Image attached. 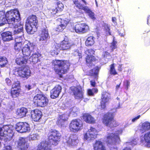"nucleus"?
I'll return each mask as SVG.
<instances>
[{
    "mask_svg": "<svg viewBox=\"0 0 150 150\" xmlns=\"http://www.w3.org/2000/svg\"><path fill=\"white\" fill-rule=\"evenodd\" d=\"M105 29L106 33H108L110 35H111V33L110 32V27L108 26V25H107L105 26Z\"/></svg>",
    "mask_w": 150,
    "mask_h": 150,
    "instance_id": "603ef678",
    "label": "nucleus"
},
{
    "mask_svg": "<svg viewBox=\"0 0 150 150\" xmlns=\"http://www.w3.org/2000/svg\"><path fill=\"white\" fill-rule=\"evenodd\" d=\"M92 138L89 135V134L88 133V131L84 135V139L85 140L91 139Z\"/></svg>",
    "mask_w": 150,
    "mask_h": 150,
    "instance_id": "8fccbe9b",
    "label": "nucleus"
},
{
    "mask_svg": "<svg viewBox=\"0 0 150 150\" xmlns=\"http://www.w3.org/2000/svg\"><path fill=\"white\" fill-rule=\"evenodd\" d=\"M86 62L87 64H90L93 62L97 60V59L93 55L87 56L86 58Z\"/></svg>",
    "mask_w": 150,
    "mask_h": 150,
    "instance_id": "c9c22d12",
    "label": "nucleus"
},
{
    "mask_svg": "<svg viewBox=\"0 0 150 150\" xmlns=\"http://www.w3.org/2000/svg\"><path fill=\"white\" fill-rule=\"evenodd\" d=\"M5 81L7 84L8 86H10L11 84V80L8 78H7L5 79Z\"/></svg>",
    "mask_w": 150,
    "mask_h": 150,
    "instance_id": "13d9d810",
    "label": "nucleus"
},
{
    "mask_svg": "<svg viewBox=\"0 0 150 150\" xmlns=\"http://www.w3.org/2000/svg\"><path fill=\"white\" fill-rule=\"evenodd\" d=\"M28 112L27 108L22 107L17 109L16 114L18 116L21 118L26 116Z\"/></svg>",
    "mask_w": 150,
    "mask_h": 150,
    "instance_id": "cd10ccee",
    "label": "nucleus"
},
{
    "mask_svg": "<svg viewBox=\"0 0 150 150\" xmlns=\"http://www.w3.org/2000/svg\"><path fill=\"white\" fill-rule=\"evenodd\" d=\"M106 142L111 145H116L120 142L118 134L117 133H108L106 137Z\"/></svg>",
    "mask_w": 150,
    "mask_h": 150,
    "instance_id": "f8f14e48",
    "label": "nucleus"
},
{
    "mask_svg": "<svg viewBox=\"0 0 150 150\" xmlns=\"http://www.w3.org/2000/svg\"><path fill=\"white\" fill-rule=\"evenodd\" d=\"M110 150H117V148L116 147H111L110 148Z\"/></svg>",
    "mask_w": 150,
    "mask_h": 150,
    "instance_id": "69168bd1",
    "label": "nucleus"
},
{
    "mask_svg": "<svg viewBox=\"0 0 150 150\" xmlns=\"http://www.w3.org/2000/svg\"><path fill=\"white\" fill-rule=\"evenodd\" d=\"M72 1L74 4V8H77L80 11H83L85 13L87 14L89 17L92 20H95L96 19L94 13L88 6H84L79 0H72Z\"/></svg>",
    "mask_w": 150,
    "mask_h": 150,
    "instance_id": "6e6552de",
    "label": "nucleus"
},
{
    "mask_svg": "<svg viewBox=\"0 0 150 150\" xmlns=\"http://www.w3.org/2000/svg\"><path fill=\"white\" fill-rule=\"evenodd\" d=\"M23 28L22 27L21 28H18L17 30V31L18 32H22L23 31Z\"/></svg>",
    "mask_w": 150,
    "mask_h": 150,
    "instance_id": "338daca9",
    "label": "nucleus"
},
{
    "mask_svg": "<svg viewBox=\"0 0 150 150\" xmlns=\"http://www.w3.org/2000/svg\"><path fill=\"white\" fill-rule=\"evenodd\" d=\"M7 62V59L5 57L0 56V67H4Z\"/></svg>",
    "mask_w": 150,
    "mask_h": 150,
    "instance_id": "e433bc0d",
    "label": "nucleus"
},
{
    "mask_svg": "<svg viewBox=\"0 0 150 150\" xmlns=\"http://www.w3.org/2000/svg\"><path fill=\"white\" fill-rule=\"evenodd\" d=\"M57 20L60 22V24L65 28L70 21V19L66 18L64 19L58 18Z\"/></svg>",
    "mask_w": 150,
    "mask_h": 150,
    "instance_id": "72a5a7b5",
    "label": "nucleus"
},
{
    "mask_svg": "<svg viewBox=\"0 0 150 150\" xmlns=\"http://www.w3.org/2000/svg\"><path fill=\"white\" fill-rule=\"evenodd\" d=\"M95 51L92 49H89L85 51V53L87 54V56L92 55L94 54Z\"/></svg>",
    "mask_w": 150,
    "mask_h": 150,
    "instance_id": "a18cd8bd",
    "label": "nucleus"
},
{
    "mask_svg": "<svg viewBox=\"0 0 150 150\" xmlns=\"http://www.w3.org/2000/svg\"><path fill=\"white\" fill-rule=\"evenodd\" d=\"M52 65L54 72L62 78V74H65L69 71L71 63L69 60L54 59L52 61Z\"/></svg>",
    "mask_w": 150,
    "mask_h": 150,
    "instance_id": "7ed1b4c3",
    "label": "nucleus"
},
{
    "mask_svg": "<svg viewBox=\"0 0 150 150\" xmlns=\"http://www.w3.org/2000/svg\"><path fill=\"white\" fill-rule=\"evenodd\" d=\"M38 20L36 15L32 14L27 18L25 29L27 32L31 34L37 31L38 28Z\"/></svg>",
    "mask_w": 150,
    "mask_h": 150,
    "instance_id": "39448f33",
    "label": "nucleus"
},
{
    "mask_svg": "<svg viewBox=\"0 0 150 150\" xmlns=\"http://www.w3.org/2000/svg\"><path fill=\"white\" fill-rule=\"evenodd\" d=\"M54 4L59 12L62 11L64 8V5L62 2L59 0H54Z\"/></svg>",
    "mask_w": 150,
    "mask_h": 150,
    "instance_id": "7c9ffc66",
    "label": "nucleus"
},
{
    "mask_svg": "<svg viewBox=\"0 0 150 150\" xmlns=\"http://www.w3.org/2000/svg\"><path fill=\"white\" fill-rule=\"evenodd\" d=\"M91 85L93 87H95L96 86V83L94 80H91L90 81Z\"/></svg>",
    "mask_w": 150,
    "mask_h": 150,
    "instance_id": "4d7b16f0",
    "label": "nucleus"
},
{
    "mask_svg": "<svg viewBox=\"0 0 150 150\" xmlns=\"http://www.w3.org/2000/svg\"><path fill=\"white\" fill-rule=\"evenodd\" d=\"M99 71V70L98 67H95L93 69L89 71L88 75L90 76H97Z\"/></svg>",
    "mask_w": 150,
    "mask_h": 150,
    "instance_id": "f704fd0d",
    "label": "nucleus"
},
{
    "mask_svg": "<svg viewBox=\"0 0 150 150\" xmlns=\"http://www.w3.org/2000/svg\"><path fill=\"white\" fill-rule=\"evenodd\" d=\"M95 38L93 36H90L87 38L85 44L87 46H91L93 45L95 43Z\"/></svg>",
    "mask_w": 150,
    "mask_h": 150,
    "instance_id": "2f4dec72",
    "label": "nucleus"
},
{
    "mask_svg": "<svg viewBox=\"0 0 150 150\" xmlns=\"http://www.w3.org/2000/svg\"><path fill=\"white\" fill-rule=\"evenodd\" d=\"M83 120L86 123L94 124L96 122V120L93 117L88 113H84L82 116Z\"/></svg>",
    "mask_w": 150,
    "mask_h": 150,
    "instance_id": "4be33fe9",
    "label": "nucleus"
},
{
    "mask_svg": "<svg viewBox=\"0 0 150 150\" xmlns=\"http://www.w3.org/2000/svg\"><path fill=\"white\" fill-rule=\"evenodd\" d=\"M121 84V82H120L119 84L116 85V90H117L120 88Z\"/></svg>",
    "mask_w": 150,
    "mask_h": 150,
    "instance_id": "774afa93",
    "label": "nucleus"
},
{
    "mask_svg": "<svg viewBox=\"0 0 150 150\" xmlns=\"http://www.w3.org/2000/svg\"><path fill=\"white\" fill-rule=\"evenodd\" d=\"M1 37L4 41H9L13 40L12 33L9 31L3 32L1 34Z\"/></svg>",
    "mask_w": 150,
    "mask_h": 150,
    "instance_id": "c85d7f7f",
    "label": "nucleus"
},
{
    "mask_svg": "<svg viewBox=\"0 0 150 150\" xmlns=\"http://www.w3.org/2000/svg\"><path fill=\"white\" fill-rule=\"evenodd\" d=\"M140 117V115H138L137 117H136L134 118H133L132 119V122H135L137 119H139V117Z\"/></svg>",
    "mask_w": 150,
    "mask_h": 150,
    "instance_id": "052dcab7",
    "label": "nucleus"
},
{
    "mask_svg": "<svg viewBox=\"0 0 150 150\" xmlns=\"http://www.w3.org/2000/svg\"><path fill=\"white\" fill-rule=\"evenodd\" d=\"M24 45L22 49L23 56L28 59L32 52H34V50L35 49L36 46L33 42L29 41H26L24 42Z\"/></svg>",
    "mask_w": 150,
    "mask_h": 150,
    "instance_id": "1a4fd4ad",
    "label": "nucleus"
},
{
    "mask_svg": "<svg viewBox=\"0 0 150 150\" xmlns=\"http://www.w3.org/2000/svg\"><path fill=\"white\" fill-rule=\"evenodd\" d=\"M130 84V82L128 80H126L124 82V86L125 89L127 90L129 87Z\"/></svg>",
    "mask_w": 150,
    "mask_h": 150,
    "instance_id": "09e8293b",
    "label": "nucleus"
},
{
    "mask_svg": "<svg viewBox=\"0 0 150 150\" xmlns=\"http://www.w3.org/2000/svg\"><path fill=\"white\" fill-rule=\"evenodd\" d=\"M88 132H97V130L96 129L92 127H91L90 129L87 131Z\"/></svg>",
    "mask_w": 150,
    "mask_h": 150,
    "instance_id": "bf43d9fd",
    "label": "nucleus"
},
{
    "mask_svg": "<svg viewBox=\"0 0 150 150\" xmlns=\"http://www.w3.org/2000/svg\"><path fill=\"white\" fill-rule=\"evenodd\" d=\"M39 40L42 41L46 40L49 36L47 30L45 29H43L39 33Z\"/></svg>",
    "mask_w": 150,
    "mask_h": 150,
    "instance_id": "bb28decb",
    "label": "nucleus"
},
{
    "mask_svg": "<svg viewBox=\"0 0 150 150\" xmlns=\"http://www.w3.org/2000/svg\"><path fill=\"white\" fill-rule=\"evenodd\" d=\"M117 42L115 40V38L114 37L112 42L111 43V45L110 47L111 48L110 52H113L114 50L117 48Z\"/></svg>",
    "mask_w": 150,
    "mask_h": 150,
    "instance_id": "58836bf2",
    "label": "nucleus"
},
{
    "mask_svg": "<svg viewBox=\"0 0 150 150\" xmlns=\"http://www.w3.org/2000/svg\"><path fill=\"white\" fill-rule=\"evenodd\" d=\"M103 123L105 126L113 127L118 125V123L114 119L113 112H108L105 114L102 119Z\"/></svg>",
    "mask_w": 150,
    "mask_h": 150,
    "instance_id": "423d86ee",
    "label": "nucleus"
},
{
    "mask_svg": "<svg viewBox=\"0 0 150 150\" xmlns=\"http://www.w3.org/2000/svg\"><path fill=\"white\" fill-rule=\"evenodd\" d=\"M72 91L75 99L81 100L83 99L84 90L81 87H74Z\"/></svg>",
    "mask_w": 150,
    "mask_h": 150,
    "instance_id": "f3484780",
    "label": "nucleus"
},
{
    "mask_svg": "<svg viewBox=\"0 0 150 150\" xmlns=\"http://www.w3.org/2000/svg\"><path fill=\"white\" fill-rule=\"evenodd\" d=\"M56 45H55V49L52 50L50 51L51 54L52 56H55L58 55L59 52V48L57 46L56 47Z\"/></svg>",
    "mask_w": 150,
    "mask_h": 150,
    "instance_id": "37998d69",
    "label": "nucleus"
},
{
    "mask_svg": "<svg viewBox=\"0 0 150 150\" xmlns=\"http://www.w3.org/2000/svg\"><path fill=\"white\" fill-rule=\"evenodd\" d=\"M62 90V87L59 85H57L51 90L50 97L52 99H55L58 97Z\"/></svg>",
    "mask_w": 150,
    "mask_h": 150,
    "instance_id": "412c9836",
    "label": "nucleus"
},
{
    "mask_svg": "<svg viewBox=\"0 0 150 150\" xmlns=\"http://www.w3.org/2000/svg\"><path fill=\"white\" fill-rule=\"evenodd\" d=\"M140 142H145L146 146L150 147V131L144 134L143 137L142 136L140 137Z\"/></svg>",
    "mask_w": 150,
    "mask_h": 150,
    "instance_id": "a878e982",
    "label": "nucleus"
},
{
    "mask_svg": "<svg viewBox=\"0 0 150 150\" xmlns=\"http://www.w3.org/2000/svg\"><path fill=\"white\" fill-rule=\"evenodd\" d=\"M88 133L89 134V135L91 137V138H94L95 136L96 135V133L97 132H88Z\"/></svg>",
    "mask_w": 150,
    "mask_h": 150,
    "instance_id": "5fc2aeb1",
    "label": "nucleus"
},
{
    "mask_svg": "<svg viewBox=\"0 0 150 150\" xmlns=\"http://www.w3.org/2000/svg\"><path fill=\"white\" fill-rule=\"evenodd\" d=\"M79 142V140L76 134H73L70 136L67 141V143L69 145L74 146L77 145Z\"/></svg>",
    "mask_w": 150,
    "mask_h": 150,
    "instance_id": "393cba45",
    "label": "nucleus"
},
{
    "mask_svg": "<svg viewBox=\"0 0 150 150\" xmlns=\"http://www.w3.org/2000/svg\"><path fill=\"white\" fill-rule=\"evenodd\" d=\"M13 131L8 125L4 126L2 128L0 127V136L6 137L8 139L13 135Z\"/></svg>",
    "mask_w": 150,
    "mask_h": 150,
    "instance_id": "4468645a",
    "label": "nucleus"
},
{
    "mask_svg": "<svg viewBox=\"0 0 150 150\" xmlns=\"http://www.w3.org/2000/svg\"><path fill=\"white\" fill-rule=\"evenodd\" d=\"M15 43L18 44H24L22 42V39L21 37H17L15 40Z\"/></svg>",
    "mask_w": 150,
    "mask_h": 150,
    "instance_id": "3c124183",
    "label": "nucleus"
},
{
    "mask_svg": "<svg viewBox=\"0 0 150 150\" xmlns=\"http://www.w3.org/2000/svg\"><path fill=\"white\" fill-rule=\"evenodd\" d=\"M122 64H119L117 70L118 71L121 72L122 71Z\"/></svg>",
    "mask_w": 150,
    "mask_h": 150,
    "instance_id": "680f3d73",
    "label": "nucleus"
},
{
    "mask_svg": "<svg viewBox=\"0 0 150 150\" xmlns=\"http://www.w3.org/2000/svg\"><path fill=\"white\" fill-rule=\"evenodd\" d=\"M16 143V146L18 150H27L29 147L27 139L25 137H20Z\"/></svg>",
    "mask_w": 150,
    "mask_h": 150,
    "instance_id": "ddd939ff",
    "label": "nucleus"
},
{
    "mask_svg": "<svg viewBox=\"0 0 150 150\" xmlns=\"http://www.w3.org/2000/svg\"><path fill=\"white\" fill-rule=\"evenodd\" d=\"M110 74L111 75H115L118 74V73L115 68V64L110 65Z\"/></svg>",
    "mask_w": 150,
    "mask_h": 150,
    "instance_id": "4c0bfd02",
    "label": "nucleus"
},
{
    "mask_svg": "<svg viewBox=\"0 0 150 150\" xmlns=\"http://www.w3.org/2000/svg\"><path fill=\"white\" fill-rule=\"evenodd\" d=\"M42 116V112L38 109H36L31 111V117L35 122L39 121L41 118Z\"/></svg>",
    "mask_w": 150,
    "mask_h": 150,
    "instance_id": "aec40b11",
    "label": "nucleus"
},
{
    "mask_svg": "<svg viewBox=\"0 0 150 150\" xmlns=\"http://www.w3.org/2000/svg\"><path fill=\"white\" fill-rule=\"evenodd\" d=\"M83 123L79 120L75 119L72 120L70 122L69 128L72 132H77L81 130L83 128Z\"/></svg>",
    "mask_w": 150,
    "mask_h": 150,
    "instance_id": "9d476101",
    "label": "nucleus"
},
{
    "mask_svg": "<svg viewBox=\"0 0 150 150\" xmlns=\"http://www.w3.org/2000/svg\"><path fill=\"white\" fill-rule=\"evenodd\" d=\"M4 18L3 22H4L6 20L8 24H12L13 26L18 28L19 25V21L21 20L20 14L18 10L17 9H13L8 11L5 14H4Z\"/></svg>",
    "mask_w": 150,
    "mask_h": 150,
    "instance_id": "20e7f679",
    "label": "nucleus"
},
{
    "mask_svg": "<svg viewBox=\"0 0 150 150\" xmlns=\"http://www.w3.org/2000/svg\"><path fill=\"white\" fill-rule=\"evenodd\" d=\"M61 134L59 131L51 129L48 134V141H42L38 146L37 150H52V147L57 145L60 141Z\"/></svg>",
    "mask_w": 150,
    "mask_h": 150,
    "instance_id": "f257e3e1",
    "label": "nucleus"
},
{
    "mask_svg": "<svg viewBox=\"0 0 150 150\" xmlns=\"http://www.w3.org/2000/svg\"><path fill=\"white\" fill-rule=\"evenodd\" d=\"M33 103L38 107L44 108L49 103V100L47 97L42 93H38L33 97Z\"/></svg>",
    "mask_w": 150,
    "mask_h": 150,
    "instance_id": "0eeeda50",
    "label": "nucleus"
},
{
    "mask_svg": "<svg viewBox=\"0 0 150 150\" xmlns=\"http://www.w3.org/2000/svg\"><path fill=\"white\" fill-rule=\"evenodd\" d=\"M21 90V89L18 88L17 89L11 88L10 93L11 96L14 98L18 97L20 93Z\"/></svg>",
    "mask_w": 150,
    "mask_h": 150,
    "instance_id": "473e14b6",
    "label": "nucleus"
},
{
    "mask_svg": "<svg viewBox=\"0 0 150 150\" xmlns=\"http://www.w3.org/2000/svg\"><path fill=\"white\" fill-rule=\"evenodd\" d=\"M102 56L104 59H111L112 57L110 53L107 51H105L103 52Z\"/></svg>",
    "mask_w": 150,
    "mask_h": 150,
    "instance_id": "a19ab883",
    "label": "nucleus"
},
{
    "mask_svg": "<svg viewBox=\"0 0 150 150\" xmlns=\"http://www.w3.org/2000/svg\"><path fill=\"white\" fill-rule=\"evenodd\" d=\"M41 56V54L38 52L33 53L29 58L30 62L33 64H36L40 62Z\"/></svg>",
    "mask_w": 150,
    "mask_h": 150,
    "instance_id": "b1692460",
    "label": "nucleus"
},
{
    "mask_svg": "<svg viewBox=\"0 0 150 150\" xmlns=\"http://www.w3.org/2000/svg\"><path fill=\"white\" fill-rule=\"evenodd\" d=\"M20 82L18 81H15L14 83L13 84L11 88L17 89H21L20 88Z\"/></svg>",
    "mask_w": 150,
    "mask_h": 150,
    "instance_id": "c03bdc74",
    "label": "nucleus"
},
{
    "mask_svg": "<svg viewBox=\"0 0 150 150\" xmlns=\"http://www.w3.org/2000/svg\"><path fill=\"white\" fill-rule=\"evenodd\" d=\"M59 12L55 7L50 9L48 11L49 14L50 15H53Z\"/></svg>",
    "mask_w": 150,
    "mask_h": 150,
    "instance_id": "79ce46f5",
    "label": "nucleus"
},
{
    "mask_svg": "<svg viewBox=\"0 0 150 150\" xmlns=\"http://www.w3.org/2000/svg\"><path fill=\"white\" fill-rule=\"evenodd\" d=\"M23 44L15 43L14 46L15 50L17 51H20L21 49Z\"/></svg>",
    "mask_w": 150,
    "mask_h": 150,
    "instance_id": "49530a36",
    "label": "nucleus"
},
{
    "mask_svg": "<svg viewBox=\"0 0 150 150\" xmlns=\"http://www.w3.org/2000/svg\"><path fill=\"white\" fill-rule=\"evenodd\" d=\"M112 22L114 24H117V19L115 17H112Z\"/></svg>",
    "mask_w": 150,
    "mask_h": 150,
    "instance_id": "e2e57ef3",
    "label": "nucleus"
},
{
    "mask_svg": "<svg viewBox=\"0 0 150 150\" xmlns=\"http://www.w3.org/2000/svg\"><path fill=\"white\" fill-rule=\"evenodd\" d=\"M74 45V44L71 42L68 37L65 36L63 40L59 44H57L56 47L57 46L61 50H67L71 49Z\"/></svg>",
    "mask_w": 150,
    "mask_h": 150,
    "instance_id": "9b49d317",
    "label": "nucleus"
},
{
    "mask_svg": "<svg viewBox=\"0 0 150 150\" xmlns=\"http://www.w3.org/2000/svg\"><path fill=\"white\" fill-rule=\"evenodd\" d=\"M73 29L78 33H85L90 30L88 26L86 23L77 24L73 27Z\"/></svg>",
    "mask_w": 150,
    "mask_h": 150,
    "instance_id": "dca6fc26",
    "label": "nucleus"
},
{
    "mask_svg": "<svg viewBox=\"0 0 150 150\" xmlns=\"http://www.w3.org/2000/svg\"><path fill=\"white\" fill-rule=\"evenodd\" d=\"M65 28H64L60 24L57 26L55 29L56 31L59 32H62L63 30L65 29Z\"/></svg>",
    "mask_w": 150,
    "mask_h": 150,
    "instance_id": "de8ad7c7",
    "label": "nucleus"
},
{
    "mask_svg": "<svg viewBox=\"0 0 150 150\" xmlns=\"http://www.w3.org/2000/svg\"><path fill=\"white\" fill-rule=\"evenodd\" d=\"M37 136L36 134H33L30 136V138L31 140H35L37 139Z\"/></svg>",
    "mask_w": 150,
    "mask_h": 150,
    "instance_id": "864d4df0",
    "label": "nucleus"
},
{
    "mask_svg": "<svg viewBox=\"0 0 150 150\" xmlns=\"http://www.w3.org/2000/svg\"><path fill=\"white\" fill-rule=\"evenodd\" d=\"M15 129L18 132L21 133L29 132L30 130L29 125L25 122L17 123L16 125Z\"/></svg>",
    "mask_w": 150,
    "mask_h": 150,
    "instance_id": "2eb2a0df",
    "label": "nucleus"
},
{
    "mask_svg": "<svg viewBox=\"0 0 150 150\" xmlns=\"http://www.w3.org/2000/svg\"><path fill=\"white\" fill-rule=\"evenodd\" d=\"M150 129V123L148 122H146L142 123L140 128V130L143 133Z\"/></svg>",
    "mask_w": 150,
    "mask_h": 150,
    "instance_id": "c756f323",
    "label": "nucleus"
},
{
    "mask_svg": "<svg viewBox=\"0 0 150 150\" xmlns=\"http://www.w3.org/2000/svg\"><path fill=\"white\" fill-rule=\"evenodd\" d=\"M4 18V16L3 15L0 16V24L1 23V21H3L4 19L5 20V18Z\"/></svg>",
    "mask_w": 150,
    "mask_h": 150,
    "instance_id": "0e129e2a",
    "label": "nucleus"
},
{
    "mask_svg": "<svg viewBox=\"0 0 150 150\" xmlns=\"http://www.w3.org/2000/svg\"><path fill=\"white\" fill-rule=\"evenodd\" d=\"M93 150H107L104 143L101 140H96L93 144Z\"/></svg>",
    "mask_w": 150,
    "mask_h": 150,
    "instance_id": "5701e85b",
    "label": "nucleus"
},
{
    "mask_svg": "<svg viewBox=\"0 0 150 150\" xmlns=\"http://www.w3.org/2000/svg\"><path fill=\"white\" fill-rule=\"evenodd\" d=\"M109 93L106 91H103L101 93V97L100 102V106L104 109L106 108V103L109 101Z\"/></svg>",
    "mask_w": 150,
    "mask_h": 150,
    "instance_id": "a211bd4d",
    "label": "nucleus"
},
{
    "mask_svg": "<svg viewBox=\"0 0 150 150\" xmlns=\"http://www.w3.org/2000/svg\"><path fill=\"white\" fill-rule=\"evenodd\" d=\"M98 90L97 88H93L92 89H88L87 90V93L88 95L90 96H93L94 95V93H97Z\"/></svg>",
    "mask_w": 150,
    "mask_h": 150,
    "instance_id": "ea45409f",
    "label": "nucleus"
},
{
    "mask_svg": "<svg viewBox=\"0 0 150 150\" xmlns=\"http://www.w3.org/2000/svg\"><path fill=\"white\" fill-rule=\"evenodd\" d=\"M75 52L76 53V54H77V55L79 57V59L82 58V56L81 53L80 52L79 50H76Z\"/></svg>",
    "mask_w": 150,
    "mask_h": 150,
    "instance_id": "6e6d98bb",
    "label": "nucleus"
},
{
    "mask_svg": "<svg viewBox=\"0 0 150 150\" xmlns=\"http://www.w3.org/2000/svg\"><path fill=\"white\" fill-rule=\"evenodd\" d=\"M28 59L23 56L17 57L16 58L15 62L20 67H16L15 72L18 75L23 79H27L30 76L31 71L29 68L25 65L27 63Z\"/></svg>",
    "mask_w": 150,
    "mask_h": 150,
    "instance_id": "f03ea898",
    "label": "nucleus"
},
{
    "mask_svg": "<svg viewBox=\"0 0 150 150\" xmlns=\"http://www.w3.org/2000/svg\"><path fill=\"white\" fill-rule=\"evenodd\" d=\"M68 119L67 114H62L59 115L56 122L57 124L59 127L64 126Z\"/></svg>",
    "mask_w": 150,
    "mask_h": 150,
    "instance_id": "6ab92c4d",
    "label": "nucleus"
}]
</instances>
